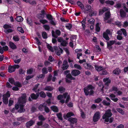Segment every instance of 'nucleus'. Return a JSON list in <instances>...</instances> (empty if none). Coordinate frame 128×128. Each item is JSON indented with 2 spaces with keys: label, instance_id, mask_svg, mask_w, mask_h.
Segmentation results:
<instances>
[{
  "label": "nucleus",
  "instance_id": "1",
  "mask_svg": "<svg viewBox=\"0 0 128 128\" xmlns=\"http://www.w3.org/2000/svg\"><path fill=\"white\" fill-rule=\"evenodd\" d=\"M26 94H23L21 97L19 98L18 101V104L16 105L15 106V108L16 110L20 108L18 111L19 112H23L25 111V110L24 108L23 107L24 104L26 102Z\"/></svg>",
  "mask_w": 128,
  "mask_h": 128
},
{
  "label": "nucleus",
  "instance_id": "2",
  "mask_svg": "<svg viewBox=\"0 0 128 128\" xmlns=\"http://www.w3.org/2000/svg\"><path fill=\"white\" fill-rule=\"evenodd\" d=\"M111 111L110 109H108L106 111L105 113L102 116V119H104V121L106 122H109L110 123H111L114 120V118L113 117L109 118L112 115Z\"/></svg>",
  "mask_w": 128,
  "mask_h": 128
},
{
  "label": "nucleus",
  "instance_id": "3",
  "mask_svg": "<svg viewBox=\"0 0 128 128\" xmlns=\"http://www.w3.org/2000/svg\"><path fill=\"white\" fill-rule=\"evenodd\" d=\"M57 98L60 100V102L63 104L65 102L66 103L68 102L70 99V97L68 93L66 92L63 95L61 94L58 95Z\"/></svg>",
  "mask_w": 128,
  "mask_h": 128
},
{
  "label": "nucleus",
  "instance_id": "4",
  "mask_svg": "<svg viewBox=\"0 0 128 128\" xmlns=\"http://www.w3.org/2000/svg\"><path fill=\"white\" fill-rule=\"evenodd\" d=\"M94 87L91 85H89L84 88V91L86 96L92 95L94 93L93 89Z\"/></svg>",
  "mask_w": 128,
  "mask_h": 128
},
{
  "label": "nucleus",
  "instance_id": "5",
  "mask_svg": "<svg viewBox=\"0 0 128 128\" xmlns=\"http://www.w3.org/2000/svg\"><path fill=\"white\" fill-rule=\"evenodd\" d=\"M4 28L5 29L4 32L6 34L11 32H12L11 29V26L5 24L4 26Z\"/></svg>",
  "mask_w": 128,
  "mask_h": 128
},
{
  "label": "nucleus",
  "instance_id": "6",
  "mask_svg": "<svg viewBox=\"0 0 128 128\" xmlns=\"http://www.w3.org/2000/svg\"><path fill=\"white\" fill-rule=\"evenodd\" d=\"M19 67V66L18 64H15L12 66H10L8 68V72L10 73H12L14 72L16 69L18 68Z\"/></svg>",
  "mask_w": 128,
  "mask_h": 128
},
{
  "label": "nucleus",
  "instance_id": "7",
  "mask_svg": "<svg viewBox=\"0 0 128 128\" xmlns=\"http://www.w3.org/2000/svg\"><path fill=\"white\" fill-rule=\"evenodd\" d=\"M66 81L68 83L71 82V80H75V78L73 77L70 74H68L66 75Z\"/></svg>",
  "mask_w": 128,
  "mask_h": 128
},
{
  "label": "nucleus",
  "instance_id": "8",
  "mask_svg": "<svg viewBox=\"0 0 128 128\" xmlns=\"http://www.w3.org/2000/svg\"><path fill=\"white\" fill-rule=\"evenodd\" d=\"M100 113L99 112H97L94 114L93 118V120L94 122L97 121L100 117Z\"/></svg>",
  "mask_w": 128,
  "mask_h": 128
},
{
  "label": "nucleus",
  "instance_id": "9",
  "mask_svg": "<svg viewBox=\"0 0 128 128\" xmlns=\"http://www.w3.org/2000/svg\"><path fill=\"white\" fill-rule=\"evenodd\" d=\"M83 65L86 68L92 71L94 70V68L89 64L85 63L83 64Z\"/></svg>",
  "mask_w": 128,
  "mask_h": 128
},
{
  "label": "nucleus",
  "instance_id": "10",
  "mask_svg": "<svg viewBox=\"0 0 128 128\" xmlns=\"http://www.w3.org/2000/svg\"><path fill=\"white\" fill-rule=\"evenodd\" d=\"M54 48L56 54L58 56L60 55L63 51V50L60 48V50L58 49V48L56 46L54 47Z\"/></svg>",
  "mask_w": 128,
  "mask_h": 128
},
{
  "label": "nucleus",
  "instance_id": "11",
  "mask_svg": "<svg viewBox=\"0 0 128 128\" xmlns=\"http://www.w3.org/2000/svg\"><path fill=\"white\" fill-rule=\"evenodd\" d=\"M83 10L85 12H88L92 11V8L89 5H86Z\"/></svg>",
  "mask_w": 128,
  "mask_h": 128
},
{
  "label": "nucleus",
  "instance_id": "12",
  "mask_svg": "<svg viewBox=\"0 0 128 128\" xmlns=\"http://www.w3.org/2000/svg\"><path fill=\"white\" fill-rule=\"evenodd\" d=\"M82 51V50L80 49H76L75 50V52L77 54V58L79 59H80V56L82 55V54L81 53Z\"/></svg>",
  "mask_w": 128,
  "mask_h": 128
},
{
  "label": "nucleus",
  "instance_id": "13",
  "mask_svg": "<svg viewBox=\"0 0 128 128\" xmlns=\"http://www.w3.org/2000/svg\"><path fill=\"white\" fill-rule=\"evenodd\" d=\"M80 74V72L79 70H74L71 72V74L73 76H76Z\"/></svg>",
  "mask_w": 128,
  "mask_h": 128
},
{
  "label": "nucleus",
  "instance_id": "14",
  "mask_svg": "<svg viewBox=\"0 0 128 128\" xmlns=\"http://www.w3.org/2000/svg\"><path fill=\"white\" fill-rule=\"evenodd\" d=\"M41 14H39L38 15V18L40 20L44 18V15L45 14V12L44 10H42Z\"/></svg>",
  "mask_w": 128,
  "mask_h": 128
},
{
  "label": "nucleus",
  "instance_id": "15",
  "mask_svg": "<svg viewBox=\"0 0 128 128\" xmlns=\"http://www.w3.org/2000/svg\"><path fill=\"white\" fill-rule=\"evenodd\" d=\"M35 122V121L32 120H30L26 123V126L28 128H30V127L33 125L34 124Z\"/></svg>",
  "mask_w": 128,
  "mask_h": 128
},
{
  "label": "nucleus",
  "instance_id": "16",
  "mask_svg": "<svg viewBox=\"0 0 128 128\" xmlns=\"http://www.w3.org/2000/svg\"><path fill=\"white\" fill-rule=\"evenodd\" d=\"M68 67V66L67 64V62L66 61H64L62 66V70H64L67 69Z\"/></svg>",
  "mask_w": 128,
  "mask_h": 128
},
{
  "label": "nucleus",
  "instance_id": "17",
  "mask_svg": "<svg viewBox=\"0 0 128 128\" xmlns=\"http://www.w3.org/2000/svg\"><path fill=\"white\" fill-rule=\"evenodd\" d=\"M110 11H108L105 14V17H104V20L106 22V21L110 18Z\"/></svg>",
  "mask_w": 128,
  "mask_h": 128
},
{
  "label": "nucleus",
  "instance_id": "18",
  "mask_svg": "<svg viewBox=\"0 0 128 128\" xmlns=\"http://www.w3.org/2000/svg\"><path fill=\"white\" fill-rule=\"evenodd\" d=\"M109 8H108L104 7L102 8V10H99V14H102L104 12L108 11H109Z\"/></svg>",
  "mask_w": 128,
  "mask_h": 128
},
{
  "label": "nucleus",
  "instance_id": "19",
  "mask_svg": "<svg viewBox=\"0 0 128 128\" xmlns=\"http://www.w3.org/2000/svg\"><path fill=\"white\" fill-rule=\"evenodd\" d=\"M103 81L105 83V85L108 86L111 82V80L108 78H105L103 79Z\"/></svg>",
  "mask_w": 128,
  "mask_h": 128
},
{
  "label": "nucleus",
  "instance_id": "20",
  "mask_svg": "<svg viewBox=\"0 0 128 128\" xmlns=\"http://www.w3.org/2000/svg\"><path fill=\"white\" fill-rule=\"evenodd\" d=\"M74 115L73 113L71 112H69L68 113L66 114H64V117L65 119H66L69 117L74 116Z\"/></svg>",
  "mask_w": 128,
  "mask_h": 128
},
{
  "label": "nucleus",
  "instance_id": "21",
  "mask_svg": "<svg viewBox=\"0 0 128 128\" xmlns=\"http://www.w3.org/2000/svg\"><path fill=\"white\" fill-rule=\"evenodd\" d=\"M68 120L72 124L76 123L77 122V119L75 118H70L68 119Z\"/></svg>",
  "mask_w": 128,
  "mask_h": 128
},
{
  "label": "nucleus",
  "instance_id": "22",
  "mask_svg": "<svg viewBox=\"0 0 128 128\" xmlns=\"http://www.w3.org/2000/svg\"><path fill=\"white\" fill-rule=\"evenodd\" d=\"M116 42V40H113L110 41L109 42H107V46H110L115 44Z\"/></svg>",
  "mask_w": 128,
  "mask_h": 128
},
{
  "label": "nucleus",
  "instance_id": "23",
  "mask_svg": "<svg viewBox=\"0 0 128 128\" xmlns=\"http://www.w3.org/2000/svg\"><path fill=\"white\" fill-rule=\"evenodd\" d=\"M6 95H4L3 97V102L6 104L8 103V98L6 97Z\"/></svg>",
  "mask_w": 128,
  "mask_h": 128
},
{
  "label": "nucleus",
  "instance_id": "24",
  "mask_svg": "<svg viewBox=\"0 0 128 128\" xmlns=\"http://www.w3.org/2000/svg\"><path fill=\"white\" fill-rule=\"evenodd\" d=\"M120 14L121 16L122 17L124 18L126 16V13L122 9H121L120 10Z\"/></svg>",
  "mask_w": 128,
  "mask_h": 128
},
{
  "label": "nucleus",
  "instance_id": "25",
  "mask_svg": "<svg viewBox=\"0 0 128 128\" xmlns=\"http://www.w3.org/2000/svg\"><path fill=\"white\" fill-rule=\"evenodd\" d=\"M86 18L85 19L83 20L81 22L82 26V29L84 30H85L86 28L85 24H86Z\"/></svg>",
  "mask_w": 128,
  "mask_h": 128
},
{
  "label": "nucleus",
  "instance_id": "26",
  "mask_svg": "<svg viewBox=\"0 0 128 128\" xmlns=\"http://www.w3.org/2000/svg\"><path fill=\"white\" fill-rule=\"evenodd\" d=\"M9 44L10 47L14 49L16 48V45L13 42H9Z\"/></svg>",
  "mask_w": 128,
  "mask_h": 128
},
{
  "label": "nucleus",
  "instance_id": "27",
  "mask_svg": "<svg viewBox=\"0 0 128 128\" xmlns=\"http://www.w3.org/2000/svg\"><path fill=\"white\" fill-rule=\"evenodd\" d=\"M38 96V94H33L31 95L30 96L33 99H36Z\"/></svg>",
  "mask_w": 128,
  "mask_h": 128
},
{
  "label": "nucleus",
  "instance_id": "28",
  "mask_svg": "<svg viewBox=\"0 0 128 128\" xmlns=\"http://www.w3.org/2000/svg\"><path fill=\"white\" fill-rule=\"evenodd\" d=\"M120 72V70L119 68L116 69L113 71V73L116 74H119Z\"/></svg>",
  "mask_w": 128,
  "mask_h": 128
},
{
  "label": "nucleus",
  "instance_id": "29",
  "mask_svg": "<svg viewBox=\"0 0 128 128\" xmlns=\"http://www.w3.org/2000/svg\"><path fill=\"white\" fill-rule=\"evenodd\" d=\"M51 108L54 112H57L58 111V108L55 106H54L51 107Z\"/></svg>",
  "mask_w": 128,
  "mask_h": 128
},
{
  "label": "nucleus",
  "instance_id": "30",
  "mask_svg": "<svg viewBox=\"0 0 128 128\" xmlns=\"http://www.w3.org/2000/svg\"><path fill=\"white\" fill-rule=\"evenodd\" d=\"M53 89V88L50 86H47L46 87L44 88V90H48L51 91Z\"/></svg>",
  "mask_w": 128,
  "mask_h": 128
},
{
  "label": "nucleus",
  "instance_id": "31",
  "mask_svg": "<svg viewBox=\"0 0 128 128\" xmlns=\"http://www.w3.org/2000/svg\"><path fill=\"white\" fill-rule=\"evenodd\" d=\"M16 20L19 22H21L23 20V18L20 16H17L16 18Z\"/></svg>",
  "mask_w": 128,
  "mask_h": 128
},
{
  "label": "nucleus",
  "instance_id": "32",
  "mask_svg": "<svg viewBox=\"0 0 128 128\" xmlns=\"http://www.w3.org/2000/svg\"><path fill=\"white\" fill-rule=\"evenodd\" d=\"M108 34L104 32L103 34V37L106 40H109L110 38L108 36Z\"/></svg>",
  "mask_w": 128,
  "mask_h": 128
},
{
  "label": "nucleus",
  "instance_id": "33",
  "mask_svg": "<svg viewBox=\"0 0 128 128\" xmlns=\"http://www.w3.org/2000/svg\"><path fill=\"white\" fill-rule=\"evenodd\" d=\"M74 66L75 68L79 70H80L82 69V67L80 65L76 64H74Z\"/></svg>",
  "mask_w": 128,
  "mask_h": 128
},
{
  "label": "nucleus",
  "instance_id": "34",
  "mask_svg": "<svg viewBox=\"0 0 128 128\" xmlns=\"http://www.w3.org/2000/svg\"><path fill=\"white\" fill-rule=\"evenodd\" d=\"M95 68L96 70L98 71H100L103 69V68L102 67L97 66H95Z\"/></svg>",
  "mask_w": 128,
  "mask_h": 128
},
{
  "label": "nucleus",
  "instance_id": "35",
  "mask_svg": "<svg viewBox=\"0 0 128 128\" xmlns=\"http://www.w3.org/2000/svg\"><path fill=\"white\" fill-rule=\"evenodd\" d=\"M77 4L78 6H80L82 10H83L84 9V6L81 2L80 1H78L77 2Z\"/></svg>",
  "mask_w": 128,
  "mask_h": 128
},
{
  "label": "nucleus",
  "instance_id": "36",
  "mask_svg": "<svg viewBox=\"0 0 128 128\" xmlns=\"http://www.w3.org/2000/svg\"><path fill=\"white\" fill-rule=\"evenodd\" d=\"M116 110L118 112L122 114V115L124 114V112L122 109L120 108H116Z\"/></svg>",
  "mask_w": 128,
  "mask_h": 128
},
{
  "label": "nucleus",
  "instance_id": "37",
  "mask_svg": "<svg viewBox=\"0 0 128 128\" xmlns=\"http://www.w3.org/2000/svg\"><path fill=\"white\" fill-rule=\"evenodd\" d=\"M105 3L108 4H110L111 5H113L114 4V2L112 0H108Z\"/></svg>",
  "mask_w": 128,
  "mask_h": 128
},
{
  "label": "nucleus",
  "instance_id": "38",
  "mask_svg": "<svg viewBox=\"0 0 128 128\" xmlns=\"http://www.w3.org/2000/svg\"><path fill=\"white\" fill-rule=\"evenodd\" d=\"M46 17L49 20H52V19H53V18L52 15L49 14H47L46 15Z\"/></svg>",
  "mask_w": 128,
  "mask_h": 128
},
{
  "label": "nucleus",
  "instance_id": "39",
  "mask_svg": "<svg viewBox=\"0 0 128 128\" xmlns=\"http://www.w3.org/2000/svg\"><path fill=\"white\" fill-rule=\"evenodd\" d=\"M121 30L123 34L126 36H127V34L126 30L124 28H122L120 29Z\"/></svg>",
  "mask_w": 128,
  "mask_h": 128
},
{
  "label": "nucleus",
  "instance_id": "40",
  "mask_svg": "<svg viewBox=\"0 0 128 128\" xmlns=\"http://www.w3.org/2000/svg\"><path fill=\"white\" fill-rule=\"evenodd\" d=\"M40 22L43 24H44L48 22V21L47 20L45 19L40 20Z\"/></svg>",
  "mask_w": 128,
  "mask_h": 128
},
{
  "label": "nucleus",
  "instance_id": "41",
  "mask_svg": "<svg viewBox=\"0 0 128 128\" xmlns=\"http://www.w3.org/2000/svg\"><path fill=\"white\" fill-rule=\"evenodd\" d=\"M67 43V42L65 40H63L61 42V44L62 46H66V45Z\"/></svg>",
  "mask_w": 128,
  "mask_h": 128
},
{
  "label": "nucleus",
  "instance_id": "42",
  "mask_svg": "<svg viewBox=\"0 0 128 128\" xmlns=\"http://www.w3.org/2000/svg\"><path fill=\"white\" fill-rule=\"evenodd\" d=\"M27 23L31 25L32 22V20L30 18H28L27 19Z\"/></svg>",
  "mask_w": 128,
  "mask_h": 128
},
{
  "label": "nucleus",
  "instance_id": "43",
  "mask_svg": "<svg viewBox=\"0 0 128 128\" xmlns=\"http://www.w3.org/2000/svg\"><path fill=\"white\" fill-rule=\"evenodd\" d=\"M64 88L62 86H60L58 90L60 92V93H62L64 90Z\"/></svg>",
  "mask_w": 128,
  "mask_h": 128
},
{
  "label": "nucleus",
  "instance_id": "44",
  "mask_svg": "<svg viewBox=\"0 0 128 128\" xmlns=\"http://www.w3.org/2000/svg\"><path fill=\"white\" fill-rule=\"evenodd\" d=\"M42 73L44 74H46L48 72V71L46 68H44L42 70Z\"/></svg>",
  "mask_w": 128,
  "mask_h": 128
},
{
  "label": "nucleus",
  "instance_id": "45",
  "mask_svg": "<svg viewBox=\"0 0 128 128\" xmlns=\"http://www.w3.org/2000/svg\"><path fill=\"white\" fill-rule=\"evenodd\" d=\"M66 27L68 30H70L72 27V25L70 24H66Z\"/></svg>",
  "mask_w": 128,
  "mask_h": 128
},
{
  "label": "nucleus",
  "instance_id": "46",
  "mask_svg": "<svg viewBox=\"0 0 128 128\" xmlns=\"http://www.w3.org/2000/svg\"><path fill=\"white\" fill-rule=\"evenodd\" d=\"M17 120L18 121H21V122H23L25 120V119L23 117H21L18 118H17Z\"/></svg>",
  "mask_w": 128,
  "mask_h": 128
},
{
  "label": "nucleus",
  "instance_id": "47",
  "mask_svg": "<svg viewBox=\"0 0 128 128\" xmlns=\"http://www.w3.org/2000/svg\"><path fill=\"white\" fill-rule=\"evenodd\" d=\"M95 21L94 19L93 18H91L88 20V22L89 23L91 24H93Z\"/></svg>",
  "mask_w": 128,
  "mask_h": 128
},
{
  "label": "nucleus",
  "instance_id": "48",
  "mask_svg": "<svg viewBox=\"0 0 128 128\" xmlns=\"http://www.w3.org/2000/svg\"><path fill=\"white\" fill-rule=\"evenodd\" d=\"M39 119L41 120V121L44 120L46 118L44 117L43 116L40 115L38 117Z\"/></svg>",
  "mask_w": 128,
  "mask_h": 128
},
{
  "label": "nucleus",
  "instance_id": "49",
  "mask_svg": "<svg viewBox=\"0 0 128 128\" xmlns=\"http://www.w3.org/2000/svg\"><path fill=\"white\" fill-rule=\"evenodd\" d=\"M56 115L58 117V118L61 120H62V114H61L60 113H59L58 114H56Z\"/></svg>",
  "mask_w": 128,
  "mask_h": 128
},
{
  "label": "nucleus",
  "instance_id": "50",
  "mask_svg": "<svg viewBox=\"0 0 128 128\" xmlns=\"http://www.w3.org/2000/svg\"><path fill=\"white\" fill-rule=\"evenodd\" d=\"M47 48L52 52H53L54 51V49L52 46H50L49 45H48L47 46Z\"/></svg>",
  "mask_w": 128,
  "mask_h": 128
},
{
  "label": "nucleus",
  "instance_id": "51",
  "mask_svg": "<svg viewBox=\"0 0 128 128\" xmlns=\"http://www.w3.org/2000/svg\"><path fill=\"white\" fill-rule=\"evenodd\" d=\"M98 86L101 89V90L102 91L104 86L102 83H100L98 84Z\"/></svg>",
  "mask_w": 128,
  "mask_h": 128
},
{
  "label": "nucleus",
  "instance_id": "52",
  "mask_svg": "<svg viewBox=\"0 0 128 128\" xmlns=\"http://www.w3.org/2000/svg\"><path fill=\"white\" fill-rule=\"evenodd\" d=\"M40 96L43 98H45L46 96L45 94L43 92H41L40 93Z\"/></svg>",
  "mask_w": 128,
  "mask_h": 128
},
{
  "label": "nucleus",
  "instance_id": "53",
  "mask_svg": "<svg viewBox=\"0 0 128 128\" xmlns=\"http://www.w3.org/2000/svg\"><path fill=\"white\" fill-rule=\"evenodd\" d=\"M117 94V95L118 96L121 95L122 94V92L120 90H117L116 92H114V93L116 94V93Z\"/></svg>",
  "mask_w": 128,
  "mask_h": 128
},
{
  "label": "nucleus",
  "instance_id": "54",
  "mask_svg": "<svg viewBox=\"0 0 128 128\" xmlns=\"http://www.w3.org/2000/svg\"><path fill=\"white\" fill-rule=\"evenodd\" d=\"M8 81L9 82L12 84H14L15 82L14 79L11 78H10L9 79Z\"/></svg>",
  "mask_w": 128,
  "mask_h": 128
},
{
  "label": "nucleus",
  "instance_id": "55",
  "mask_svg": "<svg viewBox=\"0 0 128 128\" xmlns=\"http://www.w3.org/2000/svg\"><path fill=\"white\" fill-rule=\"evenodd\" d=\"M45 106L44 105H43L41 104L39 106L38 108L40 110H42L43 108H44Z\"/></svg>",
  "mask_w": 128,
  "mask_h": 128
},
{
  "label": "nucleus",
  "instance_id": "56",
  "mask_svg": "<svg viewBox=\"0 0 128 128\" xmlns=\"http://www.w3.org/2000/svg\"><path fill=\"white\" fill-rule=\"evenodd\" d=\"M44 75L43 74L38 75L37 76V78L38 79L44 77Z\"/></svg>",
  "mask_w": 128,
  "mask_h": 128
},
{
  "label": "nucleus",
  "instance_id": "57",
  "mask_svg": "<svg viewBox=\"0 0 128 128\" xmlns=\"http://www.w3.org/2000/svg\"><path fill=\"white\" fill-rule=\"evenodd\" d=\"M42 35L43 38H47V34L46 32H43L42 33Z\"/></svg>",
  "mask_w": 128,
  "mask_h": 128
},
{
  "label": "nucleus",
  "instance_id": "58",
  "mask_svg": "<svg viewBox=\"0 0 128 128\" xmlns=\"http://www.w3.org/2000/svg\"><path fill=\"white\" fill-rule=\"evenodd\" d=\"M14 40L15 41H18L19 40V38L18 36H14L13 37Z\"/></svg>",
  "mask_w": 128,
  "mask_h": 128
},
{
  "label": "nucleus",
  "instance_id": "59",
  "mask_svg": "<svg viewBox=\"0 0 128 128\" xmlns=\"http://www.w3.org/2000/svg\"><path fill=\"white\" fill-rule=\"evenodd\" d=\"M103 104L106 106H109L110 104V103L108 102H107L106 101L104 100L102 102Z\"/></svg>",
  "mask_w": 128,
  "mask_h": 128
},
{
  "label": "nucleus",
  "instance_id": "60",
  "mask_svg": "<svg viewBox=\"0 0 128 128\" xmlns=\"http://www.w3.org/2000/svg\"><path fill=\"white\" fill-rule=\"evenodd\" d=\"M33 72V70L32 68H31L28 70L27 73L28 74H31Z\"/></svg>",
  "mask_w": 128,
  "mask_h": 128
},
{
  "label": "nucleus",
  "instance_id": "61",
  "mask_svg": "<svg viewBox=\"0 0 128 128\" xmlns=\"http://www.w3.org/2000/svg\"><path fill=\"white\" fill-rule=\"evenodd\" d=\"M18 31L22 33H23L24 32V31L21 27H18Z\"/></svg>",
  "mask_w": 128,
  "mask_h": 128
},
{
  "label": "nucleus",
  "instance_id": "62",
  "mask_svg": "<svg viewBox=\"0 0 128 128\" xmlns=\"http://www.w3.org/2000/svg\"><path fill=\"white\" fill-rule=\"evenodd\" d=\"M43 27L46 30H48L50 29L49 26L48 25H44Z\"/></svg>",
  "mask_w": 128,
  "mask_h": 128
},
{
  "label": "nucleus",
  "instance_id": "63",
  "mask_svg": "<svg viewBox=\"0 0 128 128\" xmlns=\"http://www.w3.org/2000/svg\"><path fill=\"white\" fill-rule=\"evenodd\" d=\"M14 84L15 86H16L19 87H21V84L18 82H14Z\"/></svg>",
  "mask_w": 128,
  "mask_h": 128
},
{
  "label": "nucleus",
  "instance_id": "64",
  "mask_svg": "<svg viewBox=\"0 0 128 128\" xmlns=\"http://www.w3.org/2000/svg\"><path fill=\"white\" fill-rule=\"evenodd\" d=\"M48 60L49 61L52 62L54 61V59L51 56H50L49 57Z\"/></svg>",
  "mask_w": 128,
  "mask_h": 128
}]
</instances>
